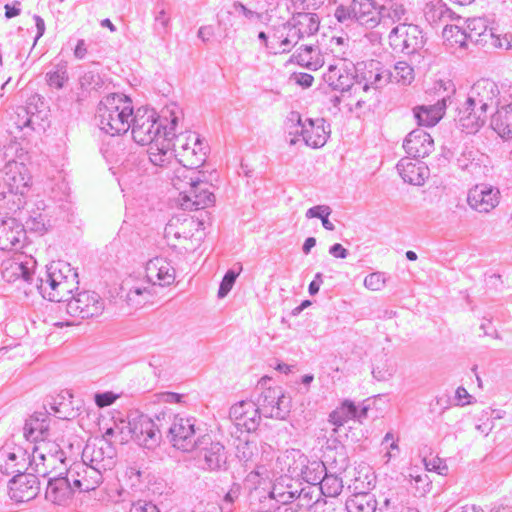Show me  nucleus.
<instances>
[{"label":"nucleus","mask_w":512,"mask_h":512,"mask_svg":"<svg viewBox=\"0 0 512 512\" xmlns=\"http://www.w3.org/2000/svg\"><path fill=\"white\" fill-rule=\"evenodd\" d=\"M440 87H443L444 91L448 93L442 96L434 105L420 106L414 109V117L420 126L432 127L442 118L446 102L450 100V93H454L455 88L451 81L447 83L441 81Z\"/></svg>","instance_id":"f3484780"},{"label":"nucleus","mask_w":512,"mask_h":512,"mask_svg":"<svg viewBox=\"0 0 512 512\" xmlns=\"http://www.w3.org/2000/svg\"><path fill=\"white\" fill-rule=\"evenodd\" d=\"M256 444L249 440H239L236 445V457L242 462L245 467L252 468L254 465V458L256 456Z\"/></svg>","instance_id":"49530a36"},{"label":"nucleus","mask_w":512,"mask_h":512,"mask_svg":"<svg viewBox=\"0 0 512 512\" xmlns=\"http://www.w3.org/2000/svg\"><path fill=\"white\" fill-rule=\"evenodd\" d=\"M40 481L32 472L14 475L9 481V495L15 502L33 500L40 491Z\"/></svg>","instance_id":"4468645a"},{"label":"nucleus","mask_w":512,"mask_h":512,"mask_svg":"<svg viewBox=\"0 0 512 512\" xmlns=\"http://www.w3.org/2000/svg\"><path fill=\"white\" fill-rule=\"evenodd\" d=\"M128 512H160V510L152 501L138 499L131 503Z\"/></svg>","instance_id":"69168bd1"},{"label":"nucleus","mask_w":512,"mask_h":512,"mask_svg":"<svg viewBox=\"0 0 512 512\" xmlns=\"http://www.w3.org/2000/svg\"><path fill=\"white\" fill-rule=\"evenodd\" d=\"M21 222L25 220L24 228L34 231V232H43L45 231V218L41 213L34 212V215H23V212L20 210Z\"/></svg>","instance_id":"5fc2aeb1"},{"label":"nucleus","mask_w":512,"mask_h":512,"mask_svg":"<svg viewBox=\"0 0 512 512\" xmlns=\"http://www.w3.org/2000/svg\"><path fill=\"white\" fill-rule=\"evenodd\" d=\"M490 125L502 138H512V104L498 108L491 116Z\"/></svg>","instance_id":"f704fd0d"},{"label":"nucleus","mask_w":512,"mask_h":512,"mask_svg":"<svg viewBox=\"0 0 512 512\" xmlns=\"http://www.w3.org/2000/svg\"><path fill=\"white\" fill-rule=\"evenodd\" d=\"M50 416L46 411L35 412L26 419L23 427V435L27 441L42 442L49 435Z\"/></svg>","instance_id":"393cba45"},{"label":"nucleus","mask_w":512,"mask_h":512,"mask_svg":"<svg viewBox=\"0 0 512 512\" xmlns=\"http://www.w3.org/2000/svg\"><path fill=\"white\" fill-rule=\"evenodd\" d=\"M35 107L32 106H18L13 115L11 121L16 129L23 131H34L36 125L40 126L38 120L39 116L34 113Z\"/></svg>","instance_id":"c9c22d12"},{"label":"nucleus","mask_w":512,"mask_h":512,"mask_svg":"<svg viewBox=\"0 0 512 512\" xmlns=\"http://www.w3.org/2000/svg\"><path fill=\"white\" fill-rule=\"evenodd\" d=\"M501 199L499 188L490 184H477L468 191L467 203L469 207L479 213H489L495 209Z\"/></svg>","instance_id":"ddd939ff"},{"label":"nucleus","mask_w":512,"mask_h":512,"mask_svg":"<svg viewBox=\"0 0 512 512\" xmlns=\"http://www.w3.org/2000/svg\"><path fill=\"white\" fill-rule=\"evenodd\" d=\"M306 129H304L303 141L307 146L312 148H320L325 145L328 139V134L325 130V120L320 119H306Z\"/></svg>","instance_id":"473e14b6"},{"label":"nucleus","mask_w":512,"mask_h":512,"mask_svg":"<svg viewBox=\"0 0 512 512\" xmlns=\"http://www.w3.org/2000/svg\"><path fill=\"white\" fill-rule=\"evenodd\" d=\"M363 284L365 288H380L381 286H385L387 284L386 274L383 272H373L363 279Z\"/></svg>","instance_id":"e2e57ef3"},{"label":"nucleus","mask_w":512,"mask_h":512,"mask_svg":"<svg viewBox=\"0 0 512 512\" xmlns=\"http://www.w3.org/2000/svg\"><path fill=\"white\" fill-rule=\"evenodd\" d=\"M68 72L66 64H57L54 70L46 73V81L50 87L61 89L68 81Z\"/></svg>","instance_id":"8fccbe9b"},{"label":"nucleus","mask_w":512,"mask_h":512,"mask_svg":"<svg viewBox=\"0 0 512 512\" xmlns=\"http://www.w3.org/2000/svg\"><path fill=\"white\" fill-rule=\"evenodd\" d=\"M156 290H119L117 295L123 298L129 307L138 309L152 302Z\"/></svg>","instance_id":"4c0bfd02"},{"label":"nucleus","mask_w":512,"mask_h":512,"mask_svg":"<svg viewBox=\"0 0 512 512\" xmlns=\"http://www.w3.org/2000/svg\"><path fill=\"white\" fill-rule=\"evenodd\" d=\"M172 148L178 164H186L187 167H201L207 157L208 146L195 132L186 131L170 135Z\"/></svg>","instance_id":"0eeeda50"},{"label":"nucleus","mask_w":512,"mask_h":512,"mask_svg":"<svg viewBox=\"0 0 512 512\" xmlns=\"http://www.w3.org/2000/svg\"><path fill=\"white\" fill-rule=\"evenodd\" d=\"M2 278L8 284L18 282L17 288L33 284V274L28 263L9 262L2 269Z\"/></svg>","instance_id":"2f4dec72"},{"label":"nucleus","mask_w":512,"mask_h":512,"mask_svg":"<svg viewBox=\"0 0 512 512\" xmlns=\"http://www.w3.org/2000/svg\"><path fill=\"white\" fill-rule=\"evenodd\" d=\"M258 396L254 403L266 418L285 419L290 412V399L281 386L272 385V379L262 377L256 386Z\"/></svg>","instance_id":"39448f33"},{"label":"nucleus","mask_w":512,"mask_h":512,"mask_svg":"<svg viewBox=\"0 0 512 512\" xmlns=\"http://www.w3.org/2000/svg\"><path fill=\"white\" fill-rule=\"evenodd\" d=\"M153 15H154V31L159 35V36H164L168 33L169 31V27H170V22H171V17L169 15V13L167 12L166 8H165V5L164 3H157L154 10H153Z\"/></svg>","instance_id":"a18cd8bd"},{"label":"nucleus","mask_w":512,"mask_h":512,"mask_svg":"<svg viewBox=\"0 0 512 512\" xmlns=\"http://www.w3.org/2000/svg\"><path fill=\"white\" fill-rule=\"evenodd\" d=\"M26 453L21 448L10 451L0 449V473L5 476L16 475L28 470Z\"/></svg>","instance_id":"bb28decb"},{"label":"nucleus","mask_w":512,"mask_h":512,"mask_svg":"<svg viewBox=\"0 0 512 512\" xmlns=\"http://www.w3.org/2000/svg\"><path fill=\"white\" fill-rule=\"evenodd\" d=\"M391 48L397 53L412 55L421 50L425 44L422 30L414 24L405 22L395 26L388 35Z\"/></svg>","instance_id":"9d476101"},{"label":"nucleus","mask_w":512,"mask_h":512,"mask_svg":"<svg viewBox=\"0 0 512 512\" xmlns=\"http://www.w3.org/2000/svg\"><path fill=\"white\" fill-rule=\"evenodd\" d=\"M396 167L403 181L412 185L424 184L429 174V169L423 162L411 158L401 159Z\"/></svg>","instance_id":"c85d7f7f"},{"label":"nucleus","mask_w":512,"mask_h":512,"mask_svg":"<svg viewBox=\"0 0 512 512\" xmlns=\"http://www.w3.org/2000/svg\"><path fill=\"white\" fill-rule=\"evenodd\" d=\"M356 67L352 62L339 60L337 64L330 65L326 73H324L325 82L333 89L344 93L361 92L368 93L372 87L363 82L355 75Z\"/></svg>","instance_id":"6e6552de"},{"label":"nucleus","mask_w":512,"mask_h":512,"mask_svg":"<svg viewBox=\"0 0 512 512\" xmlns=\"http://www.w3.org/2000/svg\"><path fill=\"white\" fill-rule=\"evenodd\" d=\"M146 276L152 285L170 286L175 281V270L167 261L156 258L148 262Z\"/></svg>","instance_id":"cd10ccee"},{"label":"nucleus","mask_w":512,"mask_h":512,"mask_svg":"<svg viewBox=\"0 0 512 512\" xmlns=\"http://www.w3.org/2000/svg\"><path fill=\"white\" fill-rule=\"evenodd\" d=\"M46 276L51 288H57L60 285L72 286L73 288L79 286L77 271L70 263L62 260L51 262L47 266Z\"/></svg>","instance_id":"412c9836"},{"label":"nucleus","mask_w":512,"mask_h":512,"mask_svg":"<svg viewBox=\"0 0 512 512\" xmlns=\"http://www.w3.org/2000/svg\"><path fill=\"white\" fill-rule=\"evenodd\" d=\"M407 10L403 3L397 0H383L379 4L380 24H395L407 20Z\"/></svg>","instance_id":"72a5a7b5"},{"label":"nucleus","mask_w":512,"mask_h":512,"mask_svg":"<svg viewBox=\"0 0 512 512\" xmlns=\"http://www.w3.org/2000/svg\"><path fill=\"white\" fill-rule=\"evenodd\" d=\"M39 448L35 447L32 454V460L29 461L28 470L38 477L46 478L50 475L51 471L47 469L45 464L46 456L43 453H38Z\"/></svg>","instance_id":"3c124183"},{"label":"nucleus","mask_w":512,"mask_h":512,"mask_svg":"<svg viewBox=\"0 0 512 512\" xmlns=\"http://www.w3.org/2000/svg\"><path fill=\"white\" fill-rule=\"evenodd\" d=\"M334 17L345 26L356 23L373 29L380 24L379 3L376 0H352L349 5H338Z\"/></svg>","instance_id":"423d86ee"},{"label":"nucleus","mask_w":512,"mask_h":512,"mask_svg":"<svg viewBox=\"0 0 512 512\" xmlns=\"http://www.w3.org/2000/svg\"><path fill=\"white\" fill-rule=\"evenodd\" d=\"M498 95L497 84L490 79L482 78L472 85L466 100H468V103L488 111L498 106Z\"/></svg>","instance_id":"dca6fc26"},{"label":"nucleus","mask_w":512,"mask_h":512,"mask_svg":"<svg viewBox=\"0 0 512 512\" xmlns=\"http://www.w3.org/2000/svg\"><path fill=\"white\" fill-rule=\"evenodd\" d=\"M182 118L183 111L176 103L166 105L160 115L154 109L139 108L131 117L133 140L140 145H151L170 137Z\"/></svg>","instance_id":"f257e3e1"},{"label":"nucleus","mask_w":512,"mask_h":512,"mask_svg":"<svg viewBox=\"0 0 512 512\" xmlns=\"http://www.w3.org/2000/svg\"><path fill=\"white\" fill-rule=\"evenodd\" d=\"M327 468L320 460H310L305 463L302 476H299V481H304L311 485H318L323 480V475Z\"/></svg>","instance_id":"ea45409f"},{"label":"nucleus","mask_w":512,"mask_h":512,"mask_svg":"<svg viewBox=\"0 0 512 512\" xmlns=\"http://www.w3.org/2000/svg\"><path fill=\"white\" fill-rule=\"evenodd\" d=\"M202 177L203 176H200V180L197 181V184L193 185L192 191H189L183 202H181V205L185 209L199 210L214 204L215 196L214 193L210 191L211 185L203 180Z\"/></svg>","instance_id":"b1692460"},{"label":"nucleus","mask_w":512,"mask_h":512,"mask_svg":"<svg viewBox=\"0 0 512 512\" xmlns=\"http://www.w3.org/2000/svg\"><path fill=\"white\" fill-rule=\"evenodd\" d=\"M287 28H289V24L285 23L280 24L278 26H273L271 28V42L274 43L276 49H278L280 53L283 48V46H281V40H283L284 37L286 36Z\"/></svg>","instance_id":"338daca9"},{"label":"nucleus","mask_w":512,"mask_h":512,"mask_svg":"<svg viewBox=\"0 0 512 512\" xmlns=\"http://www.w3.org/2000/svg\"><path fill=\"white\" fill-rule=\"evenodd\" d=\"M387 72L388 71L378 72L374 76L371 75L369 79L364 77L361 80L363 82H367L372 87V89L369 92H372L373 95H376L377 89H379L380 87H382L383 84L389 81V77L386 76Z\"/></svg>","instance_id":"0e129e2a"},{"label":"nucleus","mask_w":512,"mask_h":512,"mask_svg":"<svg viewBox=\"0 0 512 512\" xmlns=\"http://www.w3.org/2000/svg\"><path fill=\"white\" fill-rule=\"evenodd\" d=\"M26 239V229L21 220L15 217L0 219V249L19 250Z\"/></svg>","instance_id":"2eb2a0df"},{"label":"nucleus","mask_w":512,"mask_h":512,"mask_svg":"<svg viewBox=\"0 0 512 512\" xmlns=\"http://www.w3.org/2000/svg\"><path fill=\"white\" fill-rule=\"evenodd\" d=\"M82 459L93 474L91 478L94 479V484L99 485L102 482V471H106L112 464V456L105 455L102 446L87 444L83 449Z\"/></svg>","instance_id":"aec40b11"},{"label":"nucleus","mask_w":512,"mask_h":512,"mask_svg":"<svg viewBox=\"0 0 512 512\" xmlns=\"http://www.w3.org/2000/svg\"><path fill=\"white\" fill-rule=\"evenodd\" d=\"M332 210L327 205H317L309 208L306 211L305 216L310 218H319L321 219L322 225L326 230L333 231L335 229V225L328 219Z\"/></svg>","instance_id":"603ef678"},{"label":"nucleus","mask_w":512,"mask_h":512,"mask_svg":"<svg viewBox=\"0 0 512 512\" xmlns=\"http://www.w3.org/2000/svg\"><path fill=\"white\" fill-rule=\"evenodd\" d=\"M285 24H289V28H287L286 36L283 40H281V46H283L281 53L290 52L291 48L296 45L299 40L305 37V34L302 32L301 28L292 25L291 20Z\"/></svg>","instance_id":"864d4df0"},{"label":"nucleus","mask_w":512,"mask_h":512,"mask_svg":"<svg viewBox=\"0 0 512 512\" xmlns=\"http://www.w3.org/2000/svg\"><path fill=\"white\" fill-rule=\"evenodd\" d=\"M101 85L99 74L92 71L84 73L79 78V90L76 92V101L81 102L85 100L90 92Z\"/></svg>","instance_id":"a19ab883"},{"label":"nucleus","mask_w":512,"mask_h":512,"mask_svg":"<svg viewBox=\"0 0 512 512\" xmlns=\"http://www.w3.org/2000/svg\"><path fill=\"white\" fill-rule=\"evenodd\" d=\"M47 301L59 303L65 307L73 290H36Z\"/></svg>","instance_id":"6e6d98bb"},{"label":"nucleus","mask_w":512,"mask_h":512,"mask_svg":"<svg viewBox=\"0 0 512 512\" xmlns=\"http://www.w3.org/2000/svg\"><path fill=\"white\" fill-rule=\"evenodd\" d=\"M386 76L389 77L390 82L408 85L414 79V70L407 62L399 61L393 70L386 73Z\"/></svg>","instance_id":"79ce46f5"},{"label":"nucleus","mask_w":512,"mask_h":512,"mask_svg":"<svg viewBox=\"0 0 512 512\" xmlns=\"http://www.w3.org/2000/svg\"><path fill=\"white\" fill-rule=\"evenodd\" d=\"M444 36L449 39L451 36L454 38V43L458 44L460 47H464L466 45V41L469 38V33L466 30H462L458 26H446L444 28Z\"/></svg>","instance_id":"13d9d810"},{"label":"nucleus","mask_w":512,"mask_h":512,"mask_svg":"<svg viewBox=\"0 0 512 512\" xmlns=\"http://www.w3.org/2000/svg\"><path fill=\"white\" fill-rule=\"evenodd\" d=\"M198 168L199 167H187L186 164H179V166L174 169L171 183L173 187L179 191V195L182 197L181 202H183L189 191H192L193 185L197 184V181L200 180V176H204V173L199 171Z\"/></svg>","instance_id":"a878e982"},{"label":"nucleus","mask_w":512,"mask_h":512,"mask_svg":"<svg viewBox=\"0 0 512 512\" xmlns=\"http://www.w3.org/2000/svg\"><path fill=\"white\" fill-rule=\"evenodd\" d=\"M488 119V111L468 103V100L458 109L456 122L459 128L467 134H474L484 126Z\"/></svg>","instance_id":"6ab92c4d"},{"label":"nucleus","mask_w":512,"mask_h":512,"mask_svg":"<svg viewBox=\"0 0 512 512\" xmlns=\"http://www.w3.org/2000/svg\"><path fill=\"white\" fill-rule=\"evenodd\" d=\"M318 485L321 493L326 497H337L343 489L342 478L336 474H329L327 470Z\"/></svg>","instance_id":"37998d69"},{"label":"nucleus","mask_w":512,"mask_h":512,"mask_svg":"<svg viewBox=\"0 0 512 512\" xmlns=\"http://www.w3.org/2000/svg\"><path fill=\"white\" fill-rule=\"evenodd\" d=\"M117 397L118 396L116 394L110 391L96 393L94 396V401L98 407L103 408L112 405L116 401Z\"/></svg>","instance_id":"774afa93"},{"label":"nucleus","mask_w":512,"mask_h":512,"mask_svg":"<svg viewBox=\"0 0 512 512\" xmlns=\"http://www.w3.org/2000/svg\"><path fill=\"white\" fill-rule=\"evenodd\" d=\"M457 165L461 170H466L470 173H474L480 168L479 163L475 161L472 151H464L457 159Z\"/></svg>","instance_id":"052dcab7"},{"label":"nucleus","mask_w":512,"mask_h":512,"mask_svg":"<svg viewBox=\"0 0 512 512\" xmlns=\"http://www.w3.org/2000/svg\"><path fill=\"white\" fill-rule=\"evenodd\" d=\"M285 130L288 133L289 136H292L290 139H288V143L293 146L295 145L299 139L298 136H302L304 132V129H306V120L303 121L301 114L297 111H291L285 120Z\"/></svg>","instance_id":"58836bf2"},{"label":"nucleus","mask_w":512,"mask_h":512,"mask_svg":"<svg viewBox=\"0 0 512 512\" xmlns=\"http://www.w3.org/2000/svg\"><path fill=\"white\" fill-rule=\"evenodd\" d=\"M261 411L252 400H241L232 405L229 418L234 426L247 433L255 431L261 421Z\"/></svg>","instance_id":"f8f14e48"},{"label":"nucleus","mask_w":512,"mask_h":512,"mask_svg":"<svg viewBox=\"0 0 512 512\" xmlns=\"http://www.w3.org/2000/svg\"><path fill=\"white\" fill-rule=\"evenodd\" d=\"M466 29L470 39L474 36H481L487 30V21L481 17L468 19Z\"/></svg>","instance_id":"bf43d9fd"},{"label":"nucleus","mask_w":512,"mask_h":512,"mask_svg":"<svg viewBox=\"0 0 512 512\" xmlns=\"http://www.w3.org/2000/svg\"><path fill=\"white\" fill-rule=\"evenodd\" d=\"M407 496L404 488L397 490H389L387 496L383 500V506L390 512H399L404 507L405 498Z\"/></svg>","instance_id":"de8ad7c7"},{"label":"nucleus","mask_w":512,"mask_h":512,"mask_svg":"<svg viewBox=\"0 0 512 512\" xmlns=\"http://www.w3.org/2000/svg\"><path fill=\"white\" fill-rule=\"evenodd\" d=\"M0 184V209L7 213H17L26 204V195L30 190L31 175L24 163L5 164Z\"/></svg>","instance_id":"7ed1b4c3"},{"label":"nucleus","mask_w":512,"mask_h":512,"mask_svg":"<svg viewBox=\"0 0 512 512\" xmlns=\"http://www.w3.org/2000/svg\"><path fill=\"white\" fill-rule=\"evenodd\" d=\"M204 468L209 471L227 470V452L220 442L211 441L208 446L202 447Z\"/></svg>","instance_id":"c756f323"},{"label":"nucleus","mask_w":512,"mask_h":512,"mask_svg":"<svg viewBox=\"0 0 512 512\" xmlns=\"http://www.w3.org/2000/svg\"><path fill=\"white\" fill-rule=\"evenodd\" d=\"M395 373L392 365L385 363H374L372 368V375L378 381H386L390 379Z\"/></svg>","instance_id":"680f3d73"},{"label":"nucleus","mask_w":512,"mask_h":512,"mask_svg":"<svg viewBox=\"0 0 512 512\" xmlns=\"http://www.w3.org/2000/svg\"><path fill=\"white\" fill-rule=\"evenodd\" d=\"M403 148L409 156L415 159L424 158L434 150V141L429 133L418 128L406 136Z\"/></svg>","instance_id":"5701e85b"},{"label":"nucleus","mask_w":512,"mask_h":512,"mask_svg":"<svg viewBox=\"0 0 512 512\" xmlns=\"http://www.w3.org/2000/svg\"><path fill=\"white\" fill-rule=\"evenodd\" d=\"M156 421L159 423L144 414L131 418L128 424L132 439L138 445L147 449L157 447L162 439V421H166V413L156 415Z\"/></svg>","instance_id":"1a4fd4ad"},{"label":"nucleus","mask_w":512,"mask_h":512,"mask_svg":"<svg viewBox=\"0 0 512 512\" xmlns=\"http://www.w3.org/2000/svg\"><path fill=\"white\" fill-rule=\"evenodd\" d=\"M291 24L301 28L305 36L313 35L319 29L318 17L311 13H298L292 17Z\"/></svg>","instance_id":"c03bdc74"},{"label":"nucleus","mask_w":512,"mask_h":512,"mask_svg":"<svg viewBox=\"0 0 512 512\" xmlns=\"http://www.w3.org/2000/svg\"><path fill=\"white\" fill-rule=\"evenodd\" d=\"M169 424L166 437L169 443L177 450L191 452L195 448L207 445L210 440L208 435H203L201 428L197 425L198 420L192 416L180 414H166Z\"/></svg>","instance_id":"20e7f679"},{"label":"nucleus","mask_w":512,"mask_h":512,"mask_svg":"<svg viewBox=\"0 0 512 512\" xmlns=\"http://www.w3.org/2000/svg\"><path fill=\"white\" fill-rule=\"evenodd\" d=\"M241 494V485L233 483L228 492L224 495L222 504L220 506L221 512H232L233 504Z\"/></svg>","instance_id":"4d7b16f0"},{"label":"nucleus","mask_w":512,"mask_h":512,"mask_svg":"<svg viewBox=\"0 0 512 512\" xmlns=\"http://www.w3.org/2000/svg\"><path fill=\"white\" fill-rule=\"evenodd\" d=\"M348 512H376L377 501L371 493H357L346 501Z\"/></svg>","instance_id":"e433bc0d"},{"label":"nucleus","mask_w":512,"mask_h":512,"mask_svg":"<svg viewBox=\"0 0 512 512\" xmlns=\"http://www.w3.org/2000/svg\"><path fill=\"white\" fill-rule=\"evenodd\" d=\"M305 463H308V457L304 453L299 449H288L278 456L276 466L284 476L299 481Z\"/></svg>","instance_id":"4be33fe9"},{"label":"nucleus","mask_w":512,"mask_h":512,"mask_svg":"<svg viewBox=\"0 0 512 512\" xmlns=\"http://www.w3.org/2000/svg\"><path fill=\"white\" fill-rule=\"evenodd\" d=\"M24 157L23 149L20 147L18 142H10L4 145L0 149V161L5 164L13 163H24L22 160Z\"/></svg>","instance_id":"09e8293b"},{"label":"nucleus","mask_w":512,"mask_h":512,"mask_svg":"<svg viewBox=\"0 0 512 512\" xmlns=\"http://www.w3.org/2000/svg\"><path fill=\"white\" fill-rule=\"evenodd\" d=\"M132 116V101L124 94H109L99 102L97 107L98 126L111 136L125 134L130 129Z\"/></svg>","instance_id":"f03ea898"},{"label":"nucleus","mask_w":512,"mask_h":512,"mask_svg":"<svg viewBox=\"0 0 512 512\" xmlns=\"http://www.w3.org/2000/svg\"><path fill=\"white\" fill-rule=\"evenodd\" d=\"M103 309L104 301L95 290H81L76 294L72 292L68 303L65 304V310L69 315L81 319L98 316Z\"/></svg>","instance_id":"9b49d317"},{"label":"nucleus","mask_w":512,"mask_h":512,"mask_svg":"<svg viewBox=\"0 0 512 512\" xmlns=\"http://www.w3.org/2000/svg\"><path fill=\"white\" fill-rule=\"evenodd\" d=\"M70 476L73 474L68 470L66 474L60 473L48 478L45 489V499L48 502L58 506H65L69 502L74 493Z\"/></svg>","instance_id":"a211bd4d"},{"label":"nucleus","mask_w":512,"mask_h":512,"mask_svg":"<svg viewBox=\"0 0 512 512\" xmlns=\"http://www.w3.org/2000/svg\"><path fill=\"white\" fill-rule=\"evenodd\" d=\"M170 142L171 138L167 137L149 145L148 157L153 166L168 168L174 163L176 158Z\"/></svg>","instance_id":"7c9ffc66"}]
</instances>
